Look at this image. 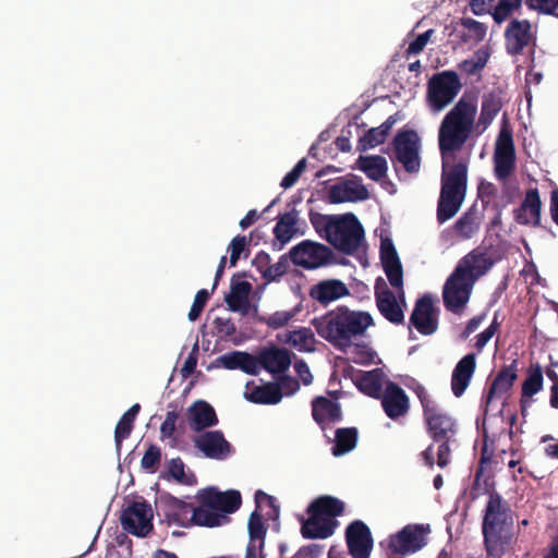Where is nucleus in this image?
Masks as SVG:
<instances>
[{
	"label": "nucleus",
	"instance_id": "1",
	"mask_svg": "<svg viewBox=\"0 0 558 558\" xmlns=\"http://www.w3.org/2000/svg\"><path fill=\"white\" fill-rule=\"evenodd\" d=\"M195 498L197 507L169 493H159L155 502L157 513L168 525L216 527L228 523V514L235 512L242 504L239 490L220 492L213 486L199 489Z\"/></svg>",
	"mask_w": 558,
	"mask_h": 558
},
{
	"label": "nucleus",
	"instance_id": "2",
	"mask_svg": "<svg viewBox=\"0 0 558 558\" xmlns=\"http://www.w3.org/2000/svg\"><path fill=\"white\" fill-rule=\"evenodd\" d=\"M317 335L333 348L345 351L374 324L369 313L339 305L311 322Z\"/></svg>",
	"mask_w": 558,
	"mask_h": 558
},
{
	"label": "nucleus",
	"instance_id": "3",
	"mask_svg": "<svg viewBox=\"0 0 558 558\" xmlns=\"http://www.w3.org/2000/svg\"><path fill=\"white\" fill-rule=\"evenodd\" d=\"M477 104L462 96L445 114L438 128V148L442 160L454 158L472 138L476 128Z\"/></svg>",
	"mask_w": 558,
	"mask_h": 558
},
{
	"label": "nucleus",
	"instance_id": "4",
	"mask_svg": "<svg viewBox=\"0 0 558 558\" xmlns=\"http://www.w3.org/2000/svg\"><path fill=\"white\" fill-rule=\"evenodd\" d=\"M513 511L498 493L490 492L484 509L482 533L489 558H501L510 548L514 537Z\"/></svg>",
	"mask_w": 558,
	"mask_h": 558
},
{
	"label": "nucleus",
	"instance_id": "5",
	"mask_svg": "<svg viewBox=\"0 0 558 558\" xmlns=\"http://www.w3.org/2000/svg\"><path fill=\"white\" fill-rule=\"evenodd\" d=\"M414 391L423 409L426 432L433 441L438 444L437 464L445 468L450 461V445L456 441L458 423L423 386L418 385Z\"/></svg>",
	"mask_w": 558,
	"mask_h": 558
},
{
	"label": "nucleus",
	"instance_id": "6",
	"mask_svg": "<svg viewBox=\"0 0 558 558\" xmlns=\"http://www.w3.org/2000/svg\"><path fill=\"white\" fill-rule=\"evenodd\" d=\"M325 239L344 254H354L364 241V229L354 214L336 216L325 226Z\"/></svg>",
	"mask_w": 558,
	"mask_h": 558
},
{
	"label": "nucleus",
	"instance_id": "7",
	"mask_svg": "<svg viewBox=\"0 0 558 558\" xmlns=\"http://www.w3.org/2000/svg\"><path fill=\"white\" fill-rule=\"evenodd\" d=\"M462 88L457 72L446 70L434 74L427 83L426 100L434 112L444 110L450 105Z\"/></svg>",
	"mask_w": 558,
	"mask_h": 558
},
{
	"label": "nucleus",
	"instance_id": "8",
	"mask_svg": "<svg viewBox=\"0 0 558 558\" xmlns=\"http://www.w3.org/2000/svg\"><path fill=\"white\" fill-rule=\"evenodd\" d=\"M474 283V277H469L461 267H456L442 288L445 308L452 314L461 315L470 301Z\"/></svg>",
	"mask_w": 558,
	"mask_h": 558
},
{
	"label": "nucleus",
	"instance_id": "9",
	"mask_svg": "<svg viewBox=\"0 0 558 558\" xmlns=\"http://www.w3.org/2000/svg\"><path fill=\"white\" fill-rule=\"evenodd\" d=\"M392 161L400 162L407 172L416 173L421 168L420 137L414 130L399 131L393 141Z\"/></svg>",
	"mask_w": 558,
	"mask_h": 558
},
{
	"label": "nucleus",
	"instance_id": "10",
	"mask_svg": "<svg viewBox=\"0 0 558 558\" xmlns=\"http://www.w3.org/2000/svg\"><path fill=\"white\" fill-rule=\"evenodd\" d=\"M423 525H405L396 534L389 535L386 551L389 558L414 554L426 545Z\"/></svg>",
	"mask_w": 558,
	"mask_h": 558
},
{
	"label": "nucleus",
	"instance_id": "11",
	"mask_svg": "<svg viewBox=\"0 0 558 558\" xmlns=\"http://www.w3.org/2000/svg\"><path fill=\"white\" fill-rule=\"evenodd\" d=\"M153 510L146 500H134L122 511V529L137 537L147 536L153 530Z\"/></svg>",
	"mask_w": 558,
	"mask_h": 558
},
{
	"label": "nucleus",
	"instance_id": "12",
	"mask_svg": "<svg viewBox=\"0 0 558 558\" xmlns=\"http://www.w3.org/2000/svg\"><path fill=\"white\" fill-rule=\"evenodd\" d=\"M332 251L318 242L304 240L289 252L291 262L304 269H316L330 262Z\"/></svg>",
	"mask_w": 558,
	"mask_h": 558
},
{
	"label": "nucleus",
	"instance_id": "13",
	"mask_svg": "<svg viewBox=\"0 0 558 558\" xmlns=\"http://www.w3.org/2000/svg\"><path fill=\"white\" fill-rule=\"evenodd\" d=\"M440 308L434 304L430 294H424L415 301L410 315V328L414 327L422 336L434 335L439 327Z\"/></svg>",
	"mask_w": 558,
	"mask_h": 558
},
{
	"label": "nucleus",
	"instance_id": "14",
	"mask_svg": "<svg viewBox=\"0 0 558 558\" xmlns=\"http://www.w3.org/2000/svg\"><path fill=\"white\" fill-rule=\"evenodd\" d=\"M515 169V148L512 132L501 128L494 153V172L499 181L507 180Z\"/></svg>",
	"mask_w": 558,
	"mask_h": 558
},
{
	"label": "nucleus",
	"instance_id": "15",
	"mask_svg": "<svg viewBox=\"0 0 558 558\" xmlns=\"http://www.w3.org/2000/svg\"><path fill=\"white\" fill-rule=\"evenodd\" d=\"M345 542L352 558H369L373 537L369 527L363 521L355 520L347 526Z\"/></svg>",
	"mask_w": 558,
	"mask_h": 558
},
{
	"label": "nucleus",
	"instance_id": "16",
	"mask_svg": "<svg viewBox=\"0 0 558 558\" xmlns=\"http://www.w3.org/2000/svg\"><path fill=\"white\" fill-rule=\"evenodd\" d=\"M375 300L379 313L391 324L400 325L404 322V313L398 303L395 293L387 287L383 278L375 281Z\"/></svg>",
	"mask_w": 558,
	"mask_h": 558
},
{
	"label": "nucleus",
	"instance_id": "17",
	"mask_svg": "<svg viewBox=\"0 0 558 558\" xmlns=\"http://www.w3.org/2000/svg\"><path fill=\"white\" fill-rule=\"evenodd\" d=\"M194 445L206 458L214 460H225L233 451L232 446L225 438L221 430H209L199 434L194 439Z\"/></svg>",
	"mask_w": 558,
	"mask_h": 558
},
{
	"label": "nucleus",
	"instance_id": "18",
	"mask_svg": "<svg viewBox=\"0 0 558 558\" xmlns=\"http://www.w3.org/2000/svg\"><path fill=\"white\" fill-rule=\"evenodd\" d=\"M532 25L529 20L513 19L505 31V40L507 52L518 56L532 41Z\"/></svg>",
	"mask_w": 558,
	"mask_h": 558
},
{
	"label": "nucleus",
	"instance_id": "19",
	"mask_svg": "<svg viewBox=\"0 0 558 558\" xmlns=\"http://www.w3.org/2000/svg\"><path fill=\"white\" fill-rule=\"evenodd\" d=\"M379 399H381V407L386 415L391 420H397L409 412V397L405 391L393 381L387 383Z\"/></svg>",
	"mask_w": 558,
	"mask_h": 558
},
{
	"label": "nucleus",
	"instance_id": "20",
	"mask_svg": "<svg viewBox=\"0 0 558 558\" xmlns=\"http://www.w3.org/2000/svg\"><path fill=\"white\" fill-rule=\"evenodd\" d=\"M308 295L312 300L326 307L330 303L350 295V290L340 279L331 278L313 284L308 290Z\"/></svg>",
	"mask_w": 558,
	"mask_h": 558
},
{
	"label": "nucleus",
	"instance_id": "21",
	"mask_svg": "<svg viewBox=\"0 0 558 558\" xmlns=\"http://www.w3.org/2000/svg\"><path fill=\"white\" fill-rule=\"evenodd\" d=\"M542 201L536 187L526 191L521 205L513 210L514 220L522 226L538 227L541 223Z\"/></svg>",
	"mask_w": 558,
	"mask_h": 558
},
{
	"label": "nucleus",
	"instance_id": "22",
	"mask_svg": "<svg viewBox=\"0 0 558 558\" xmlns=\"http://www.w3.org/2000/svg\"><path fill=\"white\" fill-rule=\"evenodd\" d=\"M186 420L193 432L201 433L218 424L215 409L205 400H196L186 409Z\"/></svg>",
	"mask_w": 558,
	"mask_h": 558
},
{
	"label": "nucleus",
	"instance_id": "23",
	"mask_svg": "<svg viewBox=\"0 0 558 558\" xmlns=\"http://www.w3.org/2000/svg\"><path fill=\"white\" fill-rule=\"evenodd\" d=\"M468 166L459 161L448 166L447 159L442 160L441 189L440 191L466 194Z\"/></svg>",
	"mask_w": 558,
	"mask_h": 558
},
{
	"label": "nucleus",
	"instance_id": "24",
	"mask_svg": "<svg viewBox=\"0 0 558 558\" xmlns=\"http://www.w3.org/2000/svg\"><path fill=\"white\" fill-rule=\"evenodd\" d=\"M476 368V354L468 353L454 366L451 375L452 393L460 398L470 385Z\"/></svg>",
	"mask_w": 558,
	"mask_h": 558
},
{
	"label": "nucleus",
	"instance_id": "25",
	"mask_svg": "<svg viewBox=\"0 0 558 558\" xmlns=\"http://www.w3.org/2000/svg\"><path fill=\"white\" fill-rule=\"evenodd\" d=\"M368 196V190L363 184L350 180L331 185L328 192L331 204L365 201Z\"/></svg>",
	"mask_w": 558,
	"mask_h": 558
},
{
	"label": "nucleus",
	"instance_id": "26",
	"mask_svg": "<svg viewBox=\"0 0 558 558\" xmlns=\"http://www.w3.org/2000/svg\"><path fill=\"white\" fill-rule=\"evenodd\" d=\"M245 388V399L256 404H277L283 397L278 383L256 385L255 381H248Z\"/></svg>",
	"mask_w": 558,
	"mask_h": 558
},
{
	"label": "nucleus",
	"instance_id": "27",
	"mask_svg": "<svg viewBox=\"0 0 558 558\" xmlns=\"http://www.w3.org/2000/svg\"><path fill=\"white\" fill-rule=\"evenodd\" d=\"M307 514L308 518L303 520L301 525V534L306 539H326L335 533L339 525L338 521L322 518L316 513L307 512Z\"/></svg>",
	"mask_w": 558,
	"mask_h": 558
},
{
	"label": "nucleus",
	"instance_id": "28",
	"mask_svg": "<svg viewBox=\"0 0 558 558\" xmlns=\"http://www.w3.org/2000/svg\"><path fill=\"white\" fill-rule=\"evenodd\" d=\"M258 367L262 366L269 373H283L291 365L290 352L283 348H266L257 356Z\"/></svg>",
	"mask_w": 558,
	"mask_h": 558
},
{
	"label": "nucleus",
	"instance_id": "29",
	"mask_svg": "<svg viewBox=\"0 0 558 558\" xmlns=\"http://www.w3.org/2000/svg\"><path fill=\"white\" fill-rule=\"evenodd\" d=\"M518 378L517 361H512L511 364L505 365L493 379L487 395L485 397V403L488 405L495 398H500L507 393L513 386Z\"/></svg>",
	"mask_w": 558,
	"mask_h": 558
},
{
	"label": "nucleus",
	"instance_id": "30",
	"mask_svg": "<svg viewBox=\"0 0 558 558\" xmlns=\"http://www.w3.org/2000/svg\"><path fill=\"white\" fill-rule=\"evenodd\" d=\"M312 415L322 429L326 428L327 423H337L342 420L340 404L322 396L312 401Z\"/></svg>",
	"mask_w": 558,
	"mask_h": 558
},
{
	"label": "nucleus",
	"instance_id": "31",
	"mask_svg": "<svg viewBox=\"0 0 558 558\" xmlns=\"http://www.w3.org/2000/svg\"><path fill=\"white\" fill-rule=\"evenodd\" d=\"M216 363L226 369H241L248 375L258 374V361L244 351H232L216 359Z\"/></svg>",
	"mask_w": 558,
	"mask_h": 558
},
{
	"label": "nucleus",
	"instance_id": "32",
	"mask_svg": "<svg viewBox=\"0 0 558 558\" xmlns=\"http://www.w3.org/2000/svg\"><path fill=\"white\" fill-rule=\"evenodd\" d=\"M495 264V260L485 252L472 251L460 259L456 267H461L469 277L475 281L484 276Z\"/></svg>",
	"mask_w": 558,
	"mask_h": 558
},
{
	"label": "nucleus",
	"instance_id": "33",
	"mask_svg": "<svg viewBox=\"0 0 558 558\" xmlns=\"http://www.w3.org/2000/svg\"><path fill=\"white\" fill-rule=\"evenodd\" d=\"M306 512H313L322 518L337 521L336 518L344 512V502L333 496L323 495L308 505Z\"/></svg>",
	"mask_w": 558,
	"mask_h": 558
},
{
	"label": "nucleus",
	"instance_id": "34",
	"mask_svg": "<svg viewBox=\"0 0 558 558\" xmlns=\"http://www.w3.org/2000/svg\"><path fill=\"white\" fill-rule=\"evenodd\" d=\"M299 210L295 208L277 217V223L274 228V235L281 250L298 232Z\"/></svg>",
	"mask_w": 558,
	"mask_h": 558
},
{
	"label": "nucleus",
	"instance_id": "35",
	"mask_svg": "<svg viewBox=\"0 0 558 558\" xmlns=\"http://www.w3.org/2000/svg\"><path fill=\"white\" fill-rule=\"evenodd\" d=\"M543 389V371L539 364L531 366L527 376L522 384V396L520 400L521 413L524 416L526 408L532 403L531 398Z\"/></svg>",
	"mask_w": 558,
	"mask_h": 558
},
{
	"label": "nucleus",
	"instance_id": "36",
	"mask_svg": "<svg viewBox=\"0 0 558 558\" xmlns=\"http://www.w3.org/2000/svg\"><path fill=\"white\" fill-rule=\"evenodd\" d=\"M355 386L364 395L379 399L383 395V373L379 368H375L368 372H361L356 376Z\"/></svg>",
	"mask_w": 558,
	"mask_h": 558
},
{
	"label": "nucleus",
	"instance_id": "37",
	"mask_svg": "<svg viewBox=\"0 0 558 558\" xmlns=\"http://www.w3.org/2000/svg\"><path fill=\"white\" fill-rule=\"evenodd\" d=\"M397 122L396 116H390L388 119L377 128L369 129L364 136L359 140L357 148L361 151H365L369 148H374L379 144H383L392 126Z\"/></svg>",
	"mask_w": 558,
	"mask_h": 558
},
{
	"label": "nucleus",
	"instance_id": "38",
	"mask_svg": "<svg viewBox=\"0 0 558 558\" xmlns=\"http://www.w3.org/2000/svg\"><path fill=\"white\" fill-rule=\"evenodd\" d=\"M252 290V284L248 281H233L231 282L230 293L226 295L225 301L232 312H239L244 308L246 312L248 305V295Z\"/></svg>",
	"mask_w": 558,
	"mask_h": 558
},
{
	"label": "nucleus",
	"instance_id": "39",
	"mask_svg": "<svg viewBox=\"0 0 558 558\" xmlns=\"http://www.w3.org/2000/svg\"><path fill=\"white\" fill-rule=\"evenodd\" d=\"M140 411L141 405L135 403L120 417L114 429V442L118 454L121 452L123 440L130 437L134 428L135 418Z\"/></svg>",
	"mask_w": 558,
	"mask_h": 558
},
{
	"label": "nucleus",
	"instance_id": "40",
	"mask_svg": "<svg viewBox=\"0 0 558 558\" xmlns=\"http://www.w3.org/2000/svg\"><path fill=\"white\" fill-rule=\"evenodd\" d=\"M357 429L355 427H342L336 430L335 445L331 449L335 457L343 456L356 447Z\"/></svg>",
	"mask_w": 558,
	"mask_h": 558
},
{
	"label": "nucleus",
	"instance_id": "41",
	"mask_svg": "<svg viewBox=\"0 0 558 558\" xmlns=\"http://www.w3.org/2000/svg\"><path fill=\"white\" fill-rule=\"evenodd\" d=\"M502 107L501 99L494 93L483 96L481 113L477 119V126L482 125L485 130L496 118Z\"/></svg>",
	"mask_w": 558,
	"mask_h": 558
},
{
	"label": "nucleus",
	"instance_id": "42",
	"mask_svg": "<svg viewBox=\"0 0 558 558\" xmlns=\"http://www.w3.org/2000/svg\"><path fill=\"white\" fill-rule=\"evenodd\" d=\"M360 169L373 181H379L386 177L387 160L379 155L360 157Z\"/></svg>",
	"mask_w": 558,
	"mask_h": 558
},
{
	"label": "nucleus",
	"instance_id": "43",
	"mask_svg": "<svg viewBox=\"0 0 558 558\" xmlns=\"http://www.w3.org/2000/svg\"><path fill=\"white\" fill-rule=\"evenodd\" d=\"M287 342L300 351H311L314 344V333L308 328H301L288 333Z\"/></svg>",
	"mask_w": 558,
	"mask_h": 558
},
{
	"label": "nucleus",
	"instance_id": "44",
	"mask_svg": "<svg viewBox=\"0 0 558 558\" xmlns=\"http://www.w3.org/2000/svg\"><path fill=\"white\" fill-rule=\"evenodd\" d=\"M522 2L523 0H498L492 12L495 23L501 24L508 20L513 12L521 9Z\"/></svg>",
	"mask_w": 558,
	"mask_h": 558
},
{
	"label": "nucleus",
	"instance_id": "45",
	"mask_svg": "<svg viewBox=\"0 0 558 558\" xmlns=\"http://www.w3.org/2000/svg\"><path fill=\"white\" fill-rule=\"evenodd\" d=\"M248 542L265 543L267 527L263 521V517L257 512L253 511L248 519Z\"/></svg>",
	"mask_w": 558,
	"mask_h": 558
},
{
	"label": "nucleus",
	"instance_id": "46",
	"mask_svg": "<svg viewBox=\"0 0 558 558\" xmlns=\"http://www.w3.org/2000/svg\"><path fill=\"white\" fill-rule=\"evenodd\" d=\"M298 312V307L290 311H277L269 316L259 317V322L276 330L287 326L295 317Z\"/></svg>",
	"mask_w": 558,
	"mask_h": 558
},
{
	"label": "nucleus",
	"instance_id": "47",
	"mask_svg": "<svg viewBox=\"0 0 558 558\" xmlns=\"http://www.w3.org/2000/svg\"><path fill=\"white\" fill-rule=\"evenodd\" d=\"M185 465L181 458H173L168 461L169 475L178 483L183 485H193L196 483L194 474L187 475L184 471Z\"/></svg>",
	"mask_w": 558,
	"mask_h": 558
},
{
	"label": "nucleus",
	"instance_id": "48",
	"mask_svg": "<svg viewBox=\"0 0 558 558\" xmlns=\"http://www.w3.org/2000/svg\"><path fill=\"white\" fill-rule=\"evenodd\" d=\"M384 271L389 280V283L400 290L401 294L400 298L402 299V302L404 303V292H403V269L401 262L391 263L383 265Z\"/></svg>",
	"mask_w": 558,
	"mask_h": 558
},
{
	"label": "nucleus",
	"instance_id": "49",
	"mask_svg": "<svg viewBox=\"0 0 558 558\" xmlns=\"http://www.w3.org/2000/svg\"><path fill=\"white\" fill-rule=\"evenodd\" d=\"M460 205L457 202H450L445 197L439 196L437 204V221L444 223L456 216L460 209Z\"/></svg>",
	"mask_w": 558,
	"mask_h": 558
},
{
	"label": "nucleus",
	"instance_id": "50",
	"mask_svg": "<svg viewBox=\"0 0 558 558\" xmlns=\"http://www.w3.org/2000/svg\"><path fill=\"white\" fill-rule=\"evenodd\" d=\"M161 460V450L158 446L150 444L141 461V466L144 470L155 472Z\"/></svg>",
	"mask_w": 558,
	"mask_h": 558
},
{
	"label": "nucleus",
	"instance_id": "51",
	"mask_svg": "<svg viewBox=\"0 0 558 558\" xmlns=\"http://www.w3.org/2000/svg\"><path fill=\"white\" fill-rule=\"evenodd\" d=\"M210 293L206 289L197 291L192 307L189 312V319L195 322L202 314Z\"/></svg>",
	"mask_w": 558,
	"mask_h": 558
},
{
	"label": "nucleus",
	"instance_id": "52",
	"mask_svg": "<svg viewBox=\"0 0 558 558\" xmlns=\"http://www.w3.org/2000/svg\"><path fill=\"white\" fill-rule=\"evenodd\" d=\"M434 34V29H427L426 32L420 34L413 41H411L405 50V57L415 56L421 53L427 43L429 41L432 35Z\"/></svg>",
	"mask_w": 558,
	"mask_h": 558
},
{
	"label": "nucleus",
	"instance_id": "53",
	"mask_svg": "<svg viewBox=\"0 0 558 558\" xmlns=\"http://www.w3.org/2000/svg\"><path fill=\"white\" fill-rule=\"evenodd\" d=\"M287 269L288 257L287 255H282L276 264H270L269 268L266 270V274H264V279L268 282L276 281L287 272Z\"/></svg>",
	"mask_w": 558,
	"mask_h": 558
},
{
	"label": "nucleus",
	"instance_id": "54",
	"mask_svg": "<svg viewBox=\"0 0 558 558\" xmlns=\"http://www.w3.org/2000/svg\"><path fill=\"white\" fill-rule=\"evenodd\" d=\"M247 245V240L245 235H236L234 236L230 244H229V251H230V266L234 267L241 256V254L245 251V247Z\"/></svg>",
	"mask_w": 558,
	"mask_h": 558
},
{
	"label": "nucleus",
	"instance_id": "55",
	"mask_svg": "<svg viewBox=\"0 0 558 558\" xmlns=\"http://www.w3.org/2000/svg\"><path fill=\"white\" fill-rule=\"evenodd\" d=\"M213 325L215 332L220 338L231 337L236 331V327L231 318L216 317Z\"/></svg>",
	"mask_w": 558,
	"mask_h": 558
},
{
	"label": "nucleus",
	"instance_id": "56",
	"mask_svg": "<svg viewBox=\"0 0 558 558\" xmlns=\"http://www.w3.org/2000/svg\"><path fill=\"white\" fill-rule=\"evenodd\" d=\"M255 500H256V504L258 507H260L262 505H265L268 508H270L271 511L267 513L269 519L275 520L279 517L280 509H279V506L276 505L275 497L266 494L263 490H257L255 494Z\"/></svg>",
	"mask_w": 558,
	"mask_h": 558
},
{
	"label": "nucleus",
	"instance_id": "57",
	"mask_svg": "<svg viewBox=\"0 0 558 558\" xmlns=\"http://www.w3.org/2000/svg\"><path fill=\"white\" fill-rule=\"evenodd\" d=\"M381 265L400 262L397 250L390 239H384L380 243Z\"/></svg>",
	"mask_w": 558,
	"mask_h": 558
},
{
	"label": "nucleus",
	"instance_id": "58",
	"mask_svg": "<svg viewBox=\"0 0 558 558\" xmlns=\"http://www.w3.org/2000/svg\"><path fill=\"white\" fill-rule=\"evenodd\" d=\"M306 168V159L302 158L298 161V163L294 166V168L289 171L282 179L280 185L283 189H290L292 187L303 173V171Z\"/></svg>",
	"mask_w": 558,
	"mask_h": 558
},
{
	"label": "nucleus",
	"instance_id": "59",
	"mask_svg": "<svg viewBox=\"0 0 558 558\" xmlns=\"http://www.w3.org/2000/svg\"><path fill=\"white\" fill-rule=\"evenodd\" d=\"M499 328V323L497 322V317L495 316L492 324L481 333L476 336L475 349L480 353L484 349V347L488 343V341L493 338V336L497 332Z\"/></svg>",
	"mask_w": 558,
	"mask_h": 558
},
{
	"label": "nucleus",
	"instance_id": "60",
	"mask_svg": "<svg viewBox=\"0 0 558 558\" xmlns=\"http://www.w3.org/2000/svg\"><path fill=\"white\" fill-rule=\"evenodd\" d=\"M179 413L175 411H168L165 421L160 425V434L162 438H173L175 433V424Z\"/></svg>",
	"mask_w": 558,
	"mask_h": 558
},
{
	"label": "nucleus",
	"instance_id": "61",
	"mask_svg": "<svg viewBox=\"0 0 558 558\" xmlns=\"http://www.w3.org/2000/svg\"><path fill=\"white\" fill-rule=\"evenodd\" d=\"M454 228L463 236L471 238L475 231L474 220L469 214H464L456 221Z\"/></svg>",
	"mask_w": 558,
	"mask_h": 558
},
{
	"label": "nucleus",
	"instance_id": "62",
	"mask_svg": "<svg viewBox=\"0 0 558 558\" xmlns=\"http://www.w3.org/2000/svg\"><path fill=\"white\" fill-rule=\"evenodd\" d=\"M486 62H487L486 58L480 57V58H477V60L469 59V60L462 61L459 64V68L462 72H464L469 75H474L485 68Z\"/></svg>",
	"mask_w": 558,
	"mask_h": 558
},
{
	"label": "nucleus",
	"instance_id": "63",
	"mask_svg": "<svg viewBox=\"0 0 558 558\" xmlns=\"http://www.w3.org/2000/svg\"><path fill=\"white\" fill-rule=\"evenodd\" d=\"M461 24L474 34L476 40H483L486 35V27L483 23L471 17L462 19Z\"/></svg>",
	"mask_w": 558,
	"mask_h": 558
},
{
	"label": "nucleus",
	"instance_id": "64",
	"mask_svg": "<svg viewBox=\"0 0 558 558\" xmlns=\"http://www.w3.org/2000/svg\"><path fill=\"white\" fill-rule=\"evenodd\" d=\"M197 354H198V344L196 342L194 344L191 353L184 361L183 366L181 368V374L184 378H187L189 376H191L194 373L196 365H197Z\"/></svg>",
	"mask_w": 558,
	"mask_h": 558
}]
</instances>
